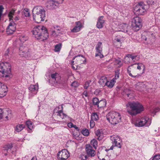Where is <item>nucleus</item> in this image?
I'll return each mask as SVG.
<instances>
[{
	"label": "nucleus",
	"mask_w": 160,
	"mask_h": 160,
	"mask_svg": "<svg viewBox=\"0 0 160 160\" xmlns=\"http://www.w3.org/2000/svg\"><path fill=\"white\" fill-rule=\"evenodd\" d=\"M136 90L142 91H144L146 88V85L143 82H139L135 85Z\"/></svg>",
	"instance_id": "nucleus-23"
},
{
	"label": "nucleus",
	"mask_w": 160,
	"mask_h": 160,
	"mask_svg": "<svg viewBox=\"0 0 160 160\" xmlns=\"http://www.w3.org/2000/svg\"><path fill=\"white\" fill-rule=\"evenodd\" d=\"M151 123V120L148 117H145L137 120L135 125L138 127H148Z\"/></svg>",
	"instance_id": "nucleus-6"
},
{
	"label": "nucleus",
	"mask_w": 160,
	"mask_h": 160,
	"mask_svg": "<svg viewBox=\"0 0 160 160\" xmlns=\"http://www.w3.org/2000/svg\"><path fill=\"white\" fill-rule=\"evenodd\" d=\"M85 151L89 157H93L96 154L95 149L90 144H86L85 146Z\"/></svg>",
	"instance_id": "nucleus-14"
},
{
	"label": "nucleus",
	"mask_w": 160,
	"mask_h": 160,
	"mask_svg": "<svg viewBox=\"0 0 160 160\" xmlns=\"http://www.w3.org/2000/svg\"><path fill=\"white\" fill-rule=\"evenodd\" d=\"M148 2H150V3H151L152 2L153 3L154 1L153 0H148Z\"/></svg>",
	"instance_id": "nucleus-63"
},
{
	"label": "nucleus",
	"mask_w": 160,
	"mask_h": 160,
	"mask_svg": "<svg viewBox=\"0 0 160 160\" xmlns=\"http://www.w3.org/2000/svg\"><path fill=\"white\" fill-rule=\"evenodd\" d=\"M114 79H112L110 81H107L106 86H107L109 88H112L116 82V81H114Z\"/></svg>",
	"instance_id": "nucleus-29"
},
{
	"label": "nucleus",
	"mask_w": 160,
	"mask_h": 160,
	"mask_svg": "<svg viewBox=\"0 0 160 160\" xmlns=\"http://www.w3.org/2000/svg\"><path fill=\"white\" fill-rule=\"evenodd\" d=\"M84 59V57L82 55H79L75 57L73 59L74 61H72L71 62V64L72 65V68L74 69H76L75 67L73 66V65L74 64L73 63L74 62L77 64H80L83 63Z\"/></svg>",
	"instance_id": "nucleus-15"
},
{
	"label": "nucleus",
	"mask_w": 160,
	"mask_h": 160,
	"mask_svg": "<svg viewBox=\"0 0 160 160\" xmlns=\"http://www.w3.org/2000/svg\"><path fill=\"white\" fill-rule=\"evenodd\" d=\"M90 82L87 81L86 82L84 85V88L87 89L89 86Z\"/></svg>",
	"instance_id": "nucleus-51"
},
{
	"label": "nucleus",
	"mask_w": 160,
	"mask_h": 160,
	"mask_svg": "<svg viewBox=\"0 0 160 160\" xmlns=\"http://www.w3.org/2000/svg\"><path fill=\"white\" fill-rule=\"evenodd\" d=\"M115 40L118 42H121V39L120 38H118L117 37H116L115 39Z\"/></svg>",
	"instance_id": "nucleus-57"
},
{
	"label": "nucleus",
	"mask_w": 160,
	"mask_h": 160,
	"mask_svg": "<svg viewBox=\"0 0 160 160\" xmlns=\"http://www.w3.org/2000/svg\"><path fill=\"white\" fill-rule=\"evenodd\" d=\"M110 140L112 141L113 146L117 147L120 148H121V140L119 136L116 135L111 136L110 137Z\"/></svg>",
	"instance_id": "nucleus-10"
},
{
	"label": "nucleus",
	"mask_w": 160,
	"mask_h": 160,
	"mask_svg": "<svg viewBox=\"0 0 160 160\" xmlns=\"http://www.w3.org/2000/svg\"><path fill=\"white\" fill-rule=\"evenodd\" d=\"M15 10L14 9L11 10L8 14V16L10 20H12L13 16L14 15Z\"/></svg>",
	"instance_id": "nucleus-35"
},
{
	"label": "nucleus",
	"mask_w": 160,
	"mask_h": 160,
	"mask_svg": "<svg viewBox=\"0 0 160 160\" xmlns=\"http://www.w3.org/2000/svg\"><path fill=\"white\" fill-rule=\"evenodd\" d=\"M22 14L26 17L29 16H30V13L29 9L28 8L24 9L22 11Z\"/></svg>",
	"instance_id": "nucleus-33"
},
{
	"label": "nucleus",
	"mask_w": 160,
	"mask_h": 160,
	"mask_svg": "<svg viewBox=\"0 0 160 160\" xmlns=\"http://www.w3.org/2000/svg\"><path fill=\"white\" fill-rule=\"evenodd\" d=\"M11 74V66L10 63L2 62L0 63V77L8 78Z\"/></svg>",
	"instance_id": "nucleus-4"
},
{
	"label": "nucleus",
	"mask_w": 160,
	"mask_h": 160,
	"mask_svg": "<svg viewBox=\"0 0 160 160\" xmlns=\"http://www.w3.org/2000/svg\"><path fill=\"white\" fill-rule=\"evenodd\" d=\"M58 32H56L55 30H53L52 31L51 35L52 36L54 37H56L58 35Z\"/></svg>",
	"instance_id": "nucleus-50"
},
{
	"label": "nucleus",
	"mask_w": 160,
	"mask_h": 160,
	"mask_svg": "<svg viewBox=\"0 0 160 160\" xmlns=\"http://www.w3.org/2000/svg\"><path fill=\"white\" fill-rule=\"evenodd\" d=\"M38 89V85H31L29 87V90L32 92H34L36 94Z\"/></svg>",
	"instance_id": "nucleus-26"
},
{
	"label": "nucleus",
	"mask_w": 160,
	"mask_h": 160,
	"mask_svg": "<svg viewBox=\"0 0 160 160\" xmlns=\"http://www.w3.org/2000/svg\"><path fill=\"white\" fill-rule=\"evenodd\" d=\"M78 85V84L77 82H73L71 84V86L74 87H77Z\"/></svg>",
	"instance_id": "nucleus-52"
},
{
	"label": "nucleus",
	"mask_w": 160,
	"mask_h": 160,
	"mask_svg": "<svg viewBox=\"0 0 160 160\" xmlns=\"http://www.w3.org/2000/svg\"><path fill=\"white\" fill-rule=\"evenodd\" d=\"M99 102V100L98 98H93L92 99V102L94 105L98 106V102Z\"/></svg>",
	"instance_id": "nucleus-43"
},
{
	"label": "nucleus",
	"mask_w": 160,
	"mask_h": 160,
	"mask_svg": "<svg viewBox=\"0 0 160 160\" xmlns=\"http://www.w3.org/2000/svg\"><path fill=\"white\" fill-rule=\"evenodd\" d=\"M107 149H102L99 151L98 153V158L101 160H110V159L107 156Z\"/></svg>",
	"instance_id": "nucleus-12"
},
{
	"label": "nucleus",
	"mask_w": 160,
	"mask_h": 160,
	"mask_svg": "<svg viewBox=\"0 0 160 160\" xmlns=\"http://www.w3.org/2000/svg\"><path fill=\"white\" fill-rule=\"evenodd\" d=\"M26 123L28 128L30 130H32L33 128V125L32 122L30 121H28L26 122Z\"/></svg>",
	"instance_id": "nucleus-38"
},
{
	"label": "nucleus",
	"mask_w": 160,
	"mask_h": 160,
	"mask_svg": "<svg viewBox=\"0 0 160 160\" xmlns=\"http://www.w3.org/2000/svg\"><path fill=\"white\" fill-rule=\"evenodd\" d=\"M25 127L24 125L18 124L15 126L14 130L17 132H20Z\"/></svg>",
	"instance_id": "nucleus-28"
},
{
	"label": "nucleus",
	"mask_w": 160,
	"mask_h": 160,
	"mask_svg": "<svg viewBox=\"0 0 160 160\" xmlns=\"http://www.w3.org/2000/svg\"><path fill=\"white\" fill-rule=\"evenodd\" d=\"M12 147V145L11 144L6 145L4 147V150L5 151H8V149L11 148Z\"/></svg>",
	"instance_id": "nucleus-42"
},
{
	"label": "nucleus",
	"mask_w": 160,
	"mask_h": 160,
	"mask_svg": "<svg viewBox=\"0 0 160 160\" xmlns=\"http://www.w3.org/2000/svg\"><path fill=\"white\" fill-rule=\"evenodd\" d=\"M8 91L7 86L0 82V98H2L5 96Z\"/></svg>",
	"instance_id": "nucleus-17"
},
{
	"label": "nucleus",
	"mask_w": 160,
	"mask_h": 160,
	"mask_svg": "<svg viewBox=\"0 0 160 160\" xmlns=\"http://www.w3.org/2000/svg\"><path fill=\"white\" fill-rule=\"evenodd\" d=\"M31 160H37V158L36 157H34L32 158Z\"/></svg>",
	"instance_id": "nucleus-60"
},
{
	"label": "nucleus",
	"mask_w": 160,
	"mask_h": 160,
	"mask_svg": "<svg viewBox=\"0 0 160 160\" xmlns=\"http://www.w3.org/2000/svg\"><path fill=\"white\" fill-rule=\"evenodd\" d=\"M3 8L2 5H0V20L1 19V17L2 14Z\"/></svg>",
	"instance_id": "nucleus-54"
},
{
	"label": "nucleus",
	"mask_w": 160,
	"mask_h": 160,
	"mask_svg": "<svg viewBox=\"0 0 160 160\" xmlns=\"http://www.w3.org/2000/svg\"><path fill=\"white\" fill-rule=\"evenodd\" d=\"M16 25L13 22H11L7 29V32L8 34H12L16 30Z\"/></svg>",
	"instance_id": "nucleus-21"
},
{
	"label": "nucleus",
	"mask_w": 160,
	"mask_h": 160,
	"mask_svg": "<svg viewBox=\"0 0 160 160\" xmlns=\"http://www.w3.org/2000/svg\"><path fill=\"white\" fill-rule=\"evenodd\" d=\"M57 112V115L59 116L62 119L66 117V115L63 113L62 110H59Z\"/></svg>",
	"instance_id": "nucleus-36"
},
{
	"label": "nucleus",
	"mask_w": 160,
	"mask_h": 160,
	"mask_svg": "<svg viewBox=\"0 0 160 160\" xmlns=\"http://www.w3.org/2000/svg\"><path fill=\"white\" fill-rule=\"evenodd\" d=\"M128 112L131 115H135L143 110V106L138 102H129L126 105Z\"/></svg>",
	"instance_id": "nucleus-2"
},
{
	"label": "nucleus",
	"mask_w": 160,
	"mask_h": 160,
	"mask_svg": "<svg viewBox=\"0 0 160 160\" xmlns=\"http://www.w3.org/2000/svg\"><path fill=\"white\" fill-rule=\"evenodd\" d=\"M98 107L102 108L105 106L106 105V101L105 100H101L98 102Z\"/></svg>",
	"instance_id": "nucleus-30"
},
{
	"label": "nucleus",
	"mask_w": 160,
	"mask_h": 160,
	"mask_svg": "<svg viewBox=\"0 0 160 160\" xmlns=\"http://www.w3.org/2000/svg\"><path fill=\"white\" fill-rule=\"evenodd\" d=\"M75 26L71 30V32H77L80 31L83 27V25L80 21L75 22Z\"/></svg>",
	"instance_id": "nucleus-19"
},
{
	"label": "nucleus",
	"mask_w": 160,
	"mask_h": 160,
	"mask_svg": "<svg viewBox=\"0 0 160 160\" xmlns=\"http://www.w3.org/2000/svg\"><path fill=\"white\" fill-rule=\"evenodd\" d=\"M88 156L87 155H82L81 156V159L82 160H87L88 157Z\"/></svg>",
	"instance_id": "nucleus-49"
},
{
	"label": "nucleus",
	"mask_w": 160,
	"mask_h": 160,
	"mask_svg": "<svg viewBox=\"0 0 160 160\" xmlns=\"http://www.w3.org/2000/svg\"><path fill=\"white\" fill-rule=\"evenodd\" d=\"M94 120L91 119L90 122V125L91 128H92L94 127L95 125V123L94 121Z\"/></svg>",
	"instance_id": "nucleus-45"
},
{
	"label": "nucleus",
	"mask_w": 160,
	"mask_h": 160,
	"mask_svg": "<svg viewBox=\"0 0 160 160\" xmlns=\"http://www.w3.org/2000/svg\"><path fill=\"white\" fill-rule=\"evenodd\" d=\"M148 35H151V36H152V33H151V32H148Z\"/></svg>",
	"instance_id": "nucleus-64"
},
{
	"label": "nucleus",
	"mask_w": 160,
	"mask_h": 160,
	"mask_svg": "<svg viewBox=\"0 0 160 160\" xmlns=\"http://www.w3.org/2000/svg\"><path fill=\"white\" fill-rule=\"evenodd\" d=\"M130 58H131L132 60L133 61H135V60H138V59H137V55H133L132 54H128L127 55L126 57H125Z\"/></svg>",
	"instance_id": "nucleus-40"
},
{
	"label": "nucleus",
	"mask_w": 160,
	"mask_h": 160,
	"mask_svg": "<svg viewBox=\"0 0 160 160\" xmlns=\"http://www.w3.org/2000/svg\"><path fill=\"white\" fill-rule=\"evenodd\" d=\"M3 117H5V118L8 119V117H11V111L10 110H6L3 112L2 110L0 108V119Z\"/></svg>",
	"instance_id": "nucleus-22"
},
{
	"label": "nucleus",
	"mask_w": 160,
	"mask_h": 160,
	"mask_svg": "<svg viewBox=\"0 0 160 160\" xmlns=\"http://www.w3.org/2000/svg\"><path fill=\"white\" fill-rule=\"evenodd\" d=\"M32 32L36 38L41 41L46 40L48 36L46 28L43 26L38 25L35 27L33 28Z\"/></svg>",
	"instance_id": "nucleus-1"
},
{
	"label": "nucleus",
	"mask_w": 160,
	"mask_h": 160,
	"mask_svg": "<svg viewBox=\"0 0 160 160\" xmlns=\"http://www.w3.org/2000/svg\"><path fill=\"white\" fill-rule=\"evenodd\" d=\"M32 12L33 19L36 22L39 23L45 20V17H42L41 15H38V12L32 11Z\"/></svg>",
	"instance_id": "nucleus-16"
},
{
	"label": "nucleus",
	"mask_w": 160,
	"mask_h": 160,
	"mask_svg": "<svg viewBox=\"0 0 160 160\" xmlns=\"http://www.w3.org/2000/svg\"><path fill=\"white\" fill-rule=\"evenodd\" d=\"M14 19L16 21H17V20H18L19 19V18L17 16V17H16L15 18H14Z\"/></svg>",
	"instance_id": "nucleus-62"
},
{
	"label": "nucleus",
	"mask_w": 160,
	"mask_h": 160,
	"mask_svg": "<svg viewBox=\"0 0 160 160\" xmlns=\"http://www.w3.org/2000/svg\"><path fill=\"white\" fill-rule=\"evenodd\" d=\"M19 39L21 42L23 43L28 39V38L24 35H22L20 37Z\"/></svg>",
	"instance_id": "nucleus-41"
},
{
	"label": "nucleus",
	"mask_w": 160,
	"mask_h": 160,
	"mask_svg": "<svg viewBox=\"0 0 160 160\" xmlns=\"http://www.w3.org/2000/svg\"><path fill=\"white\" fill-rule=\"evenodd\" d=\"M95 49L96 53L95 54V56L96 57L99 56L100 58H103L104 56L102 53V43L100 42H98L96 46Z\"/></svg>",
	"instance_id": "nucleus-11"
},
{
	"label": "nucleus",
	"mask_w": 160,
	"mask_h": 160,
	"mask_svg": "<svg viewBox=\"0 0 160 160\" xmlns=\"http://www.w3.org/2000/svg\"><path fill=\"white\" fill-rule=\"evenodd\" d=\"M91 145L92 146H93V148L95 149H97V147L98 146V142L95 139H93L91 141Z\"/></svg>",
	"instance_id": "nucleus-31"
},
{
	"label": "nucleus",
	"mask_w": 160,
	"mask_h": 160,
	"mask_svg": "<svg viewBox=\"0 0 160 160\" xmlns=\"http://www.w3.org/2000/svg\"><path fill=\"white\" fill-rule=\"evenodd\" d=\"M98 117L97 114L96 112L93 113L91 116V119L94 121H97L98 119Z\"/></svg>",
	"instance_id": "nucleus-37"
},
{
	"label": "nucleus",
	"mask_w": 160,
	"mask_h": 160,
	"mask_svg": "<svg viewBox=\"0 0 160 160\" xmlns=\"http://www.w3.org/2000/svg\"><path fill=\"white\" fill-rule=\"evenodd\" d=\"M46 7L49 9L56 8L58 5V3L52 0H48L46 3Z\"/></svg>",
	"instance_id": "nucleus-18"
},
{
	"label": "nucleus",
	"mask_w": 160,
	"mask_h": 160,
	"mask_svg": "<svg viewBox=\"0 0 160 160\" xmlns=\"http://www.w3.org/2000/svg\"><path fill=\"white\" fill-rule=\"evenodd\" d=\"M62 46V44L59 43L56 44L55 46L54 51L56 52H58L60 50Z\"/></svg>",
	"instance_id": "nucleus-34"
},
{
	"label": "nucleus",
	"mask_w": 160,
	"mask_h": 160,
	"mask_svg": "<svg viewBox=\"0 0 160 160\" xmlns=\"http://www.w3.org/2000/svg\"><path fill=\"white\" fill-rule=\"evenodd\" d=\"M83 95H84L86 97H87L88 96V93L87 91H84L83 93Z\"/></svg>",
	"instance_id": "nucleus-58"
},
{
	"label": "nucleus",
	"mask_w": 160,
	"mask_h": 160,
	"mask_svg": "<svg viewBox=\"0 0 160 160\" xmlns=\"http://www.w3.org/2000/svg\"><path fill=\"white\" fill-rule=\"evenodd\" d=\"M82 134L85 136H88L89 134V132L88 129L85 128L83 129L82 131Z\"/></svg>",
	"instance_id": "nucleus-39"
},
{
	"label": "nucleus",
	"mask_w": 160,
	"mask_h": 160,
	"mask_svg": "<svg viewBox=\"0 0 160 160\" xmlns=\"http://www.w3.org/2000/svg\"><path fill=\"white\" fill-rule=\"evenodd\" d=\"M115 76L114 78H113L112 79H114V81H116V80L119 77V71H118L117 72H115Z\"/></svg>",
	"instance_id": "nucleus-47"
},
{
	"label": "nucleus",
	"mask_w": 160,
	"mask_h": 160,
	"mask_svg": "<svg viewBox=\"0 0 160 160\" xmlns=\"http://www.w3.org/2000/svg\"><path fill=\"white\" fill-rule=\"evenodd\" d=\"M115 63L119 65V67H121L122 64V62L120 59H116L115 61Z\"/></svg>",
	"instance_id": "nucleus-46"
},
{
	"label": "nucleus",
	"mask_w": 160,
	"mask_h": 160,
	"mask_svg": "<svg viewBox=\"0 0 160 160\" xmlns=\"http://www.w3.org/2000/svg\"><path fill=\"white\" fill-rule=\"evenodd\" d=\"M130 68V66H129L128 67V68L127 69V72H128V73L129 75L130 76H131L132 77L135 78L136 77L137 75L133 76L132 74V73H131V71L129 70Z\"/></svg>",
	"instance_id": "nucleus-48"
},
{
	"label": "nucleus",
	"mask_w": 160,
	"mask_h": 160,
	"mask_svg": "<svg viewBox=\"0 0 160 160\" xmlns=\"http://www.w3.org/2000/svg\"><path fill=\"white\" fill-rule=\"evenodd\" d=\"M19 54L21 57L26 58L30 57L31 55V53L28 47L23 45L20 47Z\"/></svg>",
	"instance_id": "nucleus-8"
},
{
	"label": "nucleus",
	"mask_w": 160,
	"mask_h": 160,
	"mask_svg": "<svg viewBox=\"0 0 160 160\" xmlns=\"http://www.w3.org/2000/svg\"><path fill=\"white\" fill-rule=\"evenodd\" d=\"M123 93L126 94L130 99L132 98H133V92L129 89H124L123 90Z\"/></svg>",
	"instance_id": "nucleus-25"
},
{
	"label": "nucleus",
	"mask_w": 160,
	"mask_h": 160,
	"mask_svg": "<svg viewBox=\"0 0 160 160\" xmlns=\"http://www.w3.org/2000/svg\"><path fill=\"white\" fill-rule=\"evenodd\" d=\"M75 129L78 130V127H77L76 125H73V127Z\"/></svg>",
	"instance_id": "nucleus-61"
},
{
	"label": "nucleus",
	"mask_w": 160,
	"mask_h": 160,
	"mask_svg": "<svg viewBox=\"0 0 160 160\" xmlns=\"http://www.w3.org/2000/svg\"><path fill=\"white\" fill-rule=\"evenodd\" d=\"M152 160H160V155L155 156Z\"/></svg>",
	"instance_id": "nucleus-53"
},
{
	"label": "nucleus",
	"mask_w": 160,
	"mask_h": 160,
	"mask_svg": "<svg viewBox=\"0 0 160 160\" xmlns=\"http://www.w3.org/2000/svg\"><path fill=\"white\" fill-rule=\"evenodd\" d=\"M48 82L52 86L56 87L63 86L65 83V81L57 72L51 74V78L49 79Z\"/></svg>",
	"instance_id": "nucleus-3"
},
{
	"label": "nucleus",
	"mask_w": 160,
	"mask_h": 160,
	"mask_svg": "<svg viewBox=\"0 0 160 160\" xmlns=\"http://www.w3.org/2000/svg\"><path fill=\"white\" fill-rule=\"evenodd\" d=\"M69 156V153L68 151L64 149L60 151L57 154L58 158L61 160H66Z\"/></svg>",
	"instance_id": "nucleus-13"
},
{
	"label": "nucleus",
	"mask_w": 160,
	"mask_h": 160,
	"mask_svg": "<svg viewBox=\"0 0 160 160\" xmlns=\"http://www.w3.org/2000/svg\"><path fill=\"white\" fill-rule=\"evenodd\" d=\"M107 79L105 76L102 77L100 79L98 83L102 87L106 86L107 84Z\"/></svg>",
	"instance_id": "nucleus-27"
},
{
	"label": "nucleus",
	"mask_w": 160,
	"mask_h": 160,
	"mask_svg": "<svg viewBox=\"0 0 160 160\" xmlns=\"http://www.w3.org/2000/svg\"><path fill=\"white\" fill-rule=\"evenodd\" d=\"M142 20L141 19L138 17H136L134 18L132 21V25L137 31L142 26Z\"/></svg>",
	"instance_id": "nucleus-9"
},
{
	"label": "nucleus",
	"mask_w": 160,
	"mask_h": 160,
	"mask_svg": "<svg viewBox=\"0 0 160 160\" xmlns=\"http://www.w3.org/2000/svg\"><path fill=\"white\" fill-rule=\"evenodd\" d=\"M103 16H101L98 18L96 25L97 28H101L103 27V24L104 22V20L103 19Z\"/></svg>",
	"instance_id": "nucleus-24"
},
{
	"label": "nucleus",
	"mask_w": 160,
	"mask_h": 160,
	"mask_svg": "<svg viewBox=\"0 0 160 160\" xmlns=\"http://www.w3.org/2000/svg\"><path fill=\"white\" fill-rule=\"evenodd\" d=\"M95 134L98 137V139L100 140L101 139V138H100L101 133L100 130H98L97 131H96L95 132Z\"/></svg>",
	"instance_id": "nucleus-44"
},
{
	"label": "nucleus",
	"mask_w": 160,
	"mask_h": 160,
	"mask_svg": "<svg viewBox=\"0 0 160 160\" xmlns=\"http://www.w3.org/2000/svg\"><path fill=\"white\" fill-rule=\"evenodd\" d=\"M146 6L143 2H141L136 5L134 8V13L137 15H143L146 13Z\"/></svg>",
	"instance_id": "nucleus-7"
},
{
	"label": "nucleus",
	"mask_w": 160,
	"mask_h": 160,
	"mask_svg": "<svg viewBox=\"0 0 160 160\" xmlns=\"http://www.w3.org/2000/svg\"><path fill=\"white\" fill-rule=\"evenodd\" d=\"M107 119L111 124L115 125L121 121V116L120 113L114 111L108 113L106 116Z\"/></svg>",
	"instance_id": "nucleus-5"
},
{
	"label": "nucleus",
	"mask_w": 160,
	"mask_h": 160,
	"mask_svg": "<svg viewBox=\"0 0 160 160\" xmlns=\"http://www.w3.org/2000/svg\"><path fill=\"white\" fill-rule=\"evenodd\" d=\"M12 52H10L9 49L8 48L5 51L4 55L6 56V58H7L9 59L10 58L12 57Z\"/></svg>",
	"instance_id": "nucleus-32"
},
{
	"label": "nucleus",
	"mask_w": 160,
	"mask_h": 160,
	"mask_svg": "<svg viewBox=\"0 0 160 160\" xmlns=\"http://www.w3.org/2000/svg\"><path fill=\"white\" fill-rule=\"evenodd\" d=\"M159 110H160V109L159 108H156V110H155L154 112H157L159 111Z\"/></svg>",
	"instance_id": "nucleus-59"
},
{
	"label": "nucleus",
	"mask_w": 160,
	"mask_h": 160,
	"mask_svg": "<svg viewBox=\"0 0 160 160\" xmlns=\"http://www.w3.org/2000/svg\"><path fill=\"white\" fill-rule=\"evenodd\" d=\"M138 66L137 67V68L138 70H141V67L142 66H144L142 63H138Z\"/></svg>",
	"instance_id": "nucleus-55"
},
{
	"label": "nucleus",
	"mask_w": 160,
	"mask_h": 160,
	"mask_svg": "<svg viewBox=\"0 0 160 160\" xmlns=\"http://www.w3.org/2000/svg\"><path fill=\"white\" fill-rule=\"evenodd\" d=\"M32 11L38 12V15H41L42 17H46L45 11L43 8L41 6H36L32 10Z\"/></svg>",
	"instance_id": "nucleus-20"
},
{
	"label": "nucleus",
	"mask_w": 160,
	"mask_h": 160,
	"mask_svg": "<svg viewBox=\"0 0 160 160\" xmlns=\"http://www.w3.org/2000/svg\"><path fill=\"white\" fill-rule=\"evenodd\" d=\"M73 123L71 122H69L68 124V126L70 128H72L73 127Z\"/></svg>",
	"instance_id": "nucleus-56"
}]
</instances>
